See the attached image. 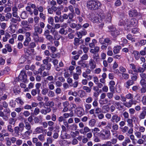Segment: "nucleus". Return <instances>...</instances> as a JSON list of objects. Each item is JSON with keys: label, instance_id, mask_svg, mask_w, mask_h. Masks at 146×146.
I'll return each mask as SVG.
<instances>
[{"label": "nucleus", "instance_id": "obj_1", "mask_svg": "<svg viewBox=\"0 0 146 146\" xmlns=\"http://www.w3.org/2000/svg\"><path fill=\"white\" fill-rule=\"evenodd\" d=\"M100 5V3L98 1L90 0L87 1V6L90 10H96L98 8Z\"/></svg>", "mask_w": 146, "mask_h": 146}, {"label": "nucleus", "instance_id": "obj_2", "mask_svg": "<svg viewBox=\"0 0 146 146\" xmlns=\"http://www.w3.org/2000/svg\"><path fill=\"white\" fill-rule=\"evenodd\" d=\"M15 18L12 17L10 19V25L9 26V28L11 29V31L12 33H14L15 30L14 29H13L12 28L13 26L16 27L17 26L16 25L13 24V23H16L17 22H19L21 21V19L20 17H15Z\"/></svg>", "mask_w": 146, "mask_h": 146}, {"label": "nucleus", "instance_id": "obj_3", "mask_svg": "<svg viewBox=\"0 0 146 146\" xmlns=\"http://www.w3.org/2000/svg\"><path fill=\"white\" fill-rule=\"evenodd\" d=\"M140 76L141 78L140 82V84L141 86L140 89V91L141 93H145L146 92V82L145 78H143L144 76L142 73L140 74Z\"/></svg>", "mask_w": 146, "mask_h": 146}, {"label": "nucleus", "instance_id": "obj_4", "mask_svg": "<svg viewBox=\"0 0 146 146\" xmlns=\"http://www.w3.org/2000/svg\"><path fill=\"white\" fill-rule=\"evenodd\" d=\"M50 33H51L53 36V38L55 40H59L62 37L60 35L58 32L56 30L54 27H52L50 29Z\"/></svg>", "mask_w": 146, "mask_h": 146}, {"label": "nucleus", "instance_id": "obj_5", "mask_svg": "<svg viewBox=\"0 0 146 146\" xmlns=\"http://www.w3.org/2000/svg\"><path fill=\"white\" fill-rule=\"evenodd\" d=\"M19 79L23 81H25L27 79V76L24 70L22 71L18 76Z\"/></svg>", "mask_w": 146, "mask_h": 146}, {"label": "nucleus", "instance_id": "obj_6", "mask_svg": "<svg viewBox=\"0 0 146 146\" xmlns=\"http://www.w3.org/2000/svg\"><path fill=\"white\" fill-rule=\"evenodd\" d=\"M130 99L128 102H123V105L126 107L129 108L132 106L133 104H136V101Z\"/></svg>", "mask_w": 146, "mask_h": 146}, {"label": "nucleus", "instance_id": "obj_7", "mask_svg": "<svg viewBox=\"0 0 146 146\" xmlns=\"http://www.w3.org/2000/svg\"><path fill=\"white\" fill-rule=\"evenodd\" d=\"M111 12H112V11H110L108 12L107 13V16L106 17L104 16V14L103 13L101 14V17L102 16V19H104L105 18L107 21L108 22H110L111 21L112 18L111 16Z\"/></svg>", "mask_w": 146, "mask_h": 146}, {"label": "nucleus", "instance_id": "obj_8", "mask_svg": "<svg viewBox=\"0 0 146 146\" xmlns=\"http://www.w3.org/2000/svg\"><path fill=\"white\" fill-rule=\"evenodd\" d=\"M110 134L108 131L104 130L101 133V137L104 139H108Z\"/></svg>", "mask_w": 146, "mask_h": 146}, {"label": "nucleus", "instance_id": "obj_9", "mask_svg": "<svg viewBox=\"0 0 146 146\" xmlns=\"http://www.w3.org/2000/svg\"><path fill=\"white\" fill-rule=\"evenodd\" d=\"M33 38L34 41L36 42H42L43 39L41 37H39L38 34L33 33Z\"/></svg>", "mask_w": 146, "mask_h": 146}, {"label": "nucleus", "instance_id": "obj_10", "mask_svg": "<svg viewBox=\"0 0 146 146\" xmlns=\"http://www.w3.org/2000/svg\"><path fill=\"white\" fill-rule=\"evenodd\" d=\"M120 117L117 114H115L113 115L111 119V121L113 122L117 123L121 120Z\"/></svg>", "mask_w": 146, "mask_h": 146}, {"label": "nucleus", "instance_id": "obj_11", "mask_svg": "<svg viewBox=\"0 0 146 146\" xmlns=\"http://www.w3.org/2000/svg\"><path fill=\"white\" fill-rule=\"evenodd\" d=\"M137 10L135 9H132L129 11V16L131 17H135L139 15Z\"/></svg>", "mask_w": 146, "mask_h": 146}, {"label": "nucleus", "instance_id": "obj_12", "mask_svg": "<svg viewBox=\"0 0 146 146\" xmlns=\"http://www.w3.org/2000/svg\"><path fill=\"white\" fill-rule=\"evenodd\" d=\"M70 26L72 29L76 28V30L80 29L82 27L80 23L76 24L75 23H72L70 25Z\"/></svg>", "mask_w": 146, "mask_h": 146}, {"label": "nucleus", "instance_id": "obj_13", "mask_svg": "<svg viewBox=\"0 0 146 146\" xmlns=\"http://www.w3.org/2000/svg\"><path fill=\"white\" fill-rule=\"evenodd\" d=\"M134 84V82H133L131 79L128 80L124 84V86L127 88L129 89L130 88V86Z\"/></svg>", "mask_w": 146, "mask_h": 146}, {"label": "nucleus", "instance_id": "obj_14", "mask_svg": "<svg viewBox=\"0 0 146 146\" xmlns=\"http://www.w3.org/2000/svg\"><path fill=\"white\" fill-rule=\"evenodd\" d=\"M34 32L33 33L40 34L42 32V29L38 26H34Z\"/></svg>", "mask_w": 146, "mask_h": 146}, {"label": "nucleus", "instance_id": "obj_15", "mask_svg": "<svg viewBox=\"0 0 146 146\" xmlns=\"http://www.w3.org/2000/svg\"><path fill=\"white\" fill-rule=\"evenodd\" d=\"M80 38H75L74 40V44L75 45L78 46L83 43L84 42L83 40Z\"/></svg>", "mask_w": 146, "mask_h": 146}, {"label": "nucleus", "instance_id": "obj_16", "mask_svg": "<svg viewBox=\"0 0 146 146\" xmlns=\"http://www.w3.org/2000/svg\"><path fill=\"white\" fill-rule=\"evenodd\" d=\"M88 65L90 66V68L92 70L94 69L96 67L94 61L92 59L89 60Z\"/></svg>", "mask_w": 146, "mask_h": 146}, {"label": "nucleus", "instance_id": "obj_17", "mask_svg": "<svg viewBox=\"0 0 146 146\" xmlns=\"http://www.w3.org/2000/svg\"><path fill=\"white\" fill-rule=\"evenodd\" d=\"M33 132L32 130H26L23 133V137L25 138H27L29 137Z\"/></svg>", "mask_w": 146, "mask_h": 146}, {"label": "nucleus", "instance_id": "obj_18", "mask_svg": "<svg viewBox=\"0 0 146 146\" xmlns=\"http://www.w3.org/2000/svg\"><path fill=\"white\" fill-rule=\"evenodd\" d=\"M77 113L78 116L80 117L84 114V110L81 108H77Z\"/></svg>", "mask_w": 146, "mask_h": 146}, {"label": "nucleus", "instance_id": "obj_19", "mask_svg": "<svg viewBox=\"0 0 146 146\" xmlns=\"http://www.w3.org/2000/svg\"><path fill=\"white\" fill-rule=\"evenodd\" d=\"M132 54L134 56V57L136 60H139L140 57V55L138 51L134 50L133 51Z\"/></svg>", "mask_w": 146, "mask_h": 146}, {"label": "nucleus", "instance_id": "obj_20", "mask_svg": "<svg viewBox=\"0 0 146 146\" xmlns=\"http://www.w3.org/2000/svg\"><path fill=\"white\" fill-rule=\"evenodd\" d=\"M121 47L120 46L117 45L115 46L113 48V51L115 54H118L119 53Z\"/></svg>", "mask_w": 146, "mask_h": 146}, {"label": "nucleus", "instance_id": "obj_21", "mask_svg": "<svg viewBox=\"0 0 146 146\" xmlns=\"http://www.w3.org/2000/svg\"><path fill=\"white\" fill-rule=\"evenodd\" d=\"M121 75L119 76L121 79L127 80L129 78V74H127L124 73H121Z\"/></svg>", "mask_w": 146, "mask_h": 146}, {"label": "nucleus", "instance_id": "obj_22", "mask_svg": "<svg viewBox=\"0 0 146 146\" xmlns=\"http://www.w3.org/2000/svg\"><path fill=\"white\" fill-rule=\"evenodd\" d=\"M46 109H42L41 110L40 112L42 114L46 115L47 113L50 112L51 111V109L48 108H46Z\"/></svg>", "mask_w": 146, "mask_h": 146}, {"label": "nucleus", "instance_id": "obj_23", "mask_svg": "<svg viewBox=\"0 0 146 146\" xmlns=\"http://www.w3.org/2000/svg\"><path fill=\"white\" fill-rule=\"evenodd\" d=\"M53 12H56V15H59L61 14V12L60 10L57 11L58 7L55 6H52L51 7Z\"/></svg>", "mask_w": 146, "mask_h": 146}, {"label": "nucleus", "instance_id": "obj_24", "mask_svg": "<svg viewBox=\"0 0 146 146\" xmlns=\"http://www.w3.org/2000/svg\"><path fill=\"white\" fill-rule=\"evenodd\" d=\"M21 129H20L18 126H16L14 128V134L15 136H18L19 135V132H21Z\"/></svg>", "mask_w": 146, "mask_h": 146}, {"label": "nucleus", "instance_id": "obj_25", "mask_svg": "<svg viewBox=\"0 0 146 146\" xmlns=\"http://www.w3.org/2000/svg\"><path fill=\"white\" fill-rule=\"evenodd\" d=\"M110 108L108 106L106 105L102 106L101 112L103 113H106L108 112Z\"/></svg>", "mask_w": 146, "mask_h": 146}, {"label": "nucleus", "instance_id": "obj_26", "mask_svg": "<svg viewBox=\"0 0 146 146\" xmlns=\"http://www.w3.org/2000/svg\"><path fill=\"white\" fill-rule=\"evenodd\" d=\"M90 129L87 127H85L84 129H81L80 130V132L81 133L85 134L86 133L89 131Z\"/></svg>", "mask_w": 146, "mask_h": 146}, {"label": "nucleus", "instance_id": "obj_27", "mask_svg": "<svg viewBox=\"0 0 146 146\" xmlns=\"http://www.w3.org/2000/svg\"><path fill=\"white\" fill-rule=\"evenodd\" d=\"M131 142V141L128 137L126 138L124 141L121 143L122 146H127V144Z\"/></svg>", "mask_w": 146, "mask_h": 146}, {"label": "nucleus", "instance_id": "obj_28", "mask_svg": "<svg viewBox=\"0 0 146 146\" xmlns=\"http://www.w3.org/2000/svg\"><path fill=\"white\" fill-rule=\"evenodd\" d=\"M43 130V128L41 127H36L35 131L36 134H39L41 133Z\"/></svg>", "mask_w": 146, "mask_h": 146}, {"label": "nucleus", "instance_id": "obj_29", "mask_svg": "<svg viewBox=\"0 0 146 146\" xmlns=\"http://www.w3.org/2000/svg\"><path fill=\"white\" fill-rule=\"evenodd\" d=\"M130 23L132 26H135L137 24L138 21L135 18L132 19L130 20Z\"/></svg>", "mask_w": 146, "mask_h": 146}, {"label": "nucleus", "instance_id": "obj_30", "mask_svg": "<svg viewBox=\"0 0 146 146\" xmlns=\"http://www.w3.org/2000/svg\"><path fill=\"white\" fill-rule=\"evenodd\" d=\"M111 34L113 36H116L119 34V32L117 30L113 28L111 31Z\"/></svg>", "mask_w": 146, "mask_h": 146}, {"label": "nucleus", "instance_id": "obj_31", "mask_svg": "<svg viewBox=\"0 0 146 146\" xmlns=\"http://www.w3.org/2000/svg\"><path fill=\"white\" fill-rule=\"evenodd\" d=\"M95 116L98 117L99 119H100V109L99 108L96 109L95 110Z\"/></svg>", "mask_w": 146, "mask_h": 146}, {"label": "nucleus", "instance_id": "obj_32", "mask_svg": "<svg viewBox=\"0 0 146 146\" xmlns=\"http://www.w3.org/2000/svg\"><path fill=\"white\" fill-rule=\"evenodd\" d=\"M17 119L13 118H9V125H14L16 122Z\"/></svg>", "mask_w": 146, "mask_h": 146}, {"label": "nucleus", "instance_id": "obj_33", "mask_svg": "<svg viewBox=\"0 0 146 146\" xmlns=\"http://www.w3.org/2000/svg\"><path fill=\"white\" fill-rule=\"evenodd\" d=\"M31 38H26L24 41L23 44L24 46H28L29 43L31 41Z\"/></svg>", "mask_w": 146, "mask_h": 146}, {"label": "nucleus", "instance_id": "obj_34", "mask_svg": "<svg viewBox=\"0 0 146 146\" xmlns=\"http://www.w3.org/2000/svg\"><path fill=\"white\" fill-rule=\"evenodd\" d=\"M146 115V112L145 111H142L139 115V118L140 119H144Z\"/></svg>", "mask_w": 146, "mask_h": 146}, {"label": "nucleus", "instance_id": "obj_35", "mask_svg": "<svg viewBox=\"0 0 146 146\" xmlns=\"http://www.w3.org/2000/svg\"><path fill=\"white\" fill-rule=\"evenodd\" d=\"M74 116V114L72 112H71L70 113H65L63 114V117L64 118H68L69 116L72 117Z\"/></svg>", "mask_w": 146, "mask_h": 146}, {"label": "nucleus", "instance_id": "obj_36", "mask_svg": "<svg viewBox=\"0 0 146 146\" xmlns=\"http://www.w3.org/2000/svg\"><path fill=\"white\" fill-rule=\"evenodd\" d=\"M57 3L59 5H60L64 2V4L67 5L68 2L67 0H56Z\"/></svg>", "mask_w": 146, "mask_h": 146}, {"label": "nucleus", "instance_id": "obj_37", "mask_svg": "<svg viewBox=\"0 0 146 146\" xmlns=\"http://www.w3.org/2000/svg\"><path fill=\"white\" fill-rule=\"evenodd\" d=\"M45 36L46 39L50 42L54 40L53 36L50 34L46 35Z\"/></svg>", "mask_w": 146, "mask_h": 146}, {"label": "nucleus", "instance_id": "obj_38", "mask_svg": "<svg viewBox=\"0 0 146 146\" xmlns=\"http://www.w3.org/2000/svg\"><path fill=\"white\" fill-rule=\"evenodd\" d=\"M133 119H128L127 121L128 124L130 127L132 128L133 126Z\"/></svg>", "mask_w": 146, "mask_h": 146}, {"label": "nucleus", "instance_id": "obj_39", "mask_svg": "<svg viewBox=\"0 0 146 146\" xmlns=\"http://www.w3.org/2000/svg\"><path fill=\"white\" fill-rule=\"evenodd\" d=\"M25 128L26 130H32L31 129V126L30 123L28 122L25 123Z\"/></svg>", "mask_w": 146, "mask_h": 146}, {"label": "nucleus", "instance_id": "obj_40", "mask_svg": "<svg viewBox=\"0 0 146 146\" xmlns=\"http://www.w3.org/2000/svg\"><path fill=\"white\" fill-rule=\"evenodd\" d=\"M40 93V91L38 92V90L35 89L32 90L31 92V94L33 96H35L37 94H39Z\"/></svg>", "mask_w": 146, "mask_h": 146}, {"label": "nucleus", "instance_id": "obj_41", "mask_svg": "<svg viewBox=\"0 0 146 146\" xmlns=\"http://www.w3.org/2000/svg\"><path fill=\"white\" fill-rule=\"evenodd\" d=\"M38 138L41 141H43L45 140V135L43 134H41L38 135Z\"/></svg>", "mask_w": 146, "mask_h": 146}, {"label": "nucleus", "instance_id": "obj_42", "mask_svg": "<svg viewBox=\"0 0 146 146\" xmlns=\"http://www.w3.org/2000/svg\"><path fill=\"white\" fill-rule=\"evenodd\" d=\"M5 85L4 83H0V96H1L3 94L1 91H2L5 89Z\"/></svg>", "mask_w": 146, "mask_h": 146}, {"label": "nucleus", "instance_id": "obj_43", "mask_svg": "<svg viewBox=\"0 0 146 146\" xmlns=\"http://www.w3.org/2000/svg\"><path fill=\"white\" fill-rule=\"evenodd\" d=\"M28 17L27 13L25 11L22 12L21 15V17L23 19L26 18Z\"/></svg>", "mask_w": 146, "mask_h": 146}, {"label": "nucleus", "instance_id": "obj_44", "mask_svg": "<svg viewBox=\"0 0 146 146\" xmlns=\"http://www.w3.org/2000/svg\"><path fill=\"white\" fill-rule=\"evenodd\" d=\"M6 144L7 146H10L12 144V142L9 137H7L5 139Z\"/></svg>", "mask_w": 146, "mask_h": 146}, {"label": "nucleus", "instance_id": "obj_45", "mask_svg": "<svg viewBox=\"0 0 146 146\" xmlns=\"http://www.w3.org/2000/svg\"><path fill=\"white\" fill-rule=\"evenodd\" d=\"M126 38L129 40H131L132 42H134L135 41V39L133 38V37L131 34H129L127 36Z\"/></svg>", "mask_w": 146, "mask_h": 146}, {"label": "nucleus", "instance_id": "obj_46", "mask_svg": "<svg viewBox=\"0 0 146 146\" xmlns=\"http://www.w3.org/2000/svg\"><path fill=\"white\" fill-rule=\"evenodd\" d=\"M100 17V16L98 15L97 16L95 17L93 21V22L94 23H96L97 24L99 23V17Z\"/></svg>", "mask_w": 146, "mask_h": 146}, {"label": "nucleus", "instance_id": "obj_47", "mask_svg": "<svg viewBox=\"0 0 146 146\" xmlns=\"http://www.w3.org/2000/svg\"><path fill=\"white\" fill-rule=\"evenodd\" d=\"M44 66H43L42 64H41V65L40 68L38 69L37 72H36V74H41L42 73V71H44Z\"/></svg>", "mask_w": 146, "mask_h": 146}, {"label": "nucleus", "instance_id": "obj_48", "mask_svg": "<svg viewBox=\"0 0 146 146\" xmlns=\"http://www.w3.org/2000/svg\"><path fill=\"white\" fill-rule=\"evenodd\" d=\"M119 128L121 130V131L123 133H125L129 129V127L127 126H125L123 127H119Z\"/></svg>", "mask_w": 146, "mask_h": 146}, {"label": "nucleus", "instance_id": "obj_49", "mask_svg": "<svg viewBox=\"0 0 146 146\" xmlns=\"http://www.w3.org/2000/svg\"><path fill=\"white\" fill-rule=\"evenodd\" d=\"M5 46L7 48V50L8 52H12V50L11 48V46L10 44H6L5 45Z\"/></svg>", "mask_w": 146, "mask_h": 146}, {"label": "nucleus", "instance_id": "obj_50", "mask_svg": "<svg viewBox=\"0 0 146 146\" xmlns=\"http://www.w3.org/2000/svg\"><path fill=\"white\" fill-rule=\"evenodd\" d=\"M96 123V121L94 119H91L89 122V124L91 127L94 126Z\"/></svg>", "mask_w": 146, "mask_h": 146}, {"label": "nucleus", "instance_id": "obj_51", "mask_svg": "<svg viewBox=\"0 0 146 146\" xmlns=\"http://www.w3.org/2000/svg\"><path fill=\"white\" fill-rule=\"evenodd\" d=\"M53 82H51L48 84V88L50 90H53L54 88V86L53 84Z\"/></svg>", "mask_w": 146, "mask_h": 146}, {"label": "nucleus", "instance_id": "obj_52", "mask_svg": "<svg viewBox=\"0 0 146 146\" xmlns=\"http://www.w3.org/2000/svg\"><path fill=\"white\" fill-rule=\"evenodd\" d=\"M94 81L95 84H98V86L99 87H100V83L99 82V80L97 77L95 76L94 77Z\"/></svg>", "mask_w": 146, "mask_h": 146}, {"label": "nucleus", "instance_id": "obj_53", "mask_svg": "<svg viewBox=\"0 0 146 146\" xmlns=\"http://www.w3.org/2000/svg\"><path fill=\"white\" fill-rule=\"evenodd\" d=\"M44 66V69L49 71L51 69V65L50 63H49Z\"/></svg>", "mask_w": 146, "mask_h": 146}, {"label": "nucleus", "instance_id": "obj_54", "mask_svg": "<svg viewBox=\"0 0 146 146\" xmlns=\"http://www.w3.org/2000/svg\"><path fill=\"white\" fill-rule=\"evenodd\" d=\"M145 71V69H143V68L139 67L138 68L137 70H134V72H143Z\"/></svg>", "mask_w": 146, "mask_h": 146}, {"label": "nucleus", "instance_id": "obj_55", "mask_svg": "<svg viewBox=\"0 0 146 146\" xmlns=\"http://www.w3.org/2000/svg\"><path fill=\"white\" fill-rule=\"evenodd\" d=\"M5 17L7 19L6 21L8 20L9 19H11L12 18V14L10 13H7L5 15Z\"/></svg>", "mask_w": 146, "mask_h": 146}, {"label": "nucleus", "instance_id": "obj_56", "mask_svg": "<svg viewBox=\"0 0 146 146\" xmlns=\"http://www.w3.org/2000/svg\"><path fill=\"white\" fill-rule=\"evenodd\" d=\"M76 73L80 75L82 73L81 67L79 66H78L76 68Z\"/></svg>", "mask_w": 146, "mask_h": 146}, {"label": "nucleus", "instance_id": "obj_57", "mask_svg": "<svg viewBox=\"0 0 146 146\" xmlns=\"http://www.w3.org/2000/svg\"><path fill=\"white\" fill-rule=\"evenodd\" d=\"M83 89L86 91L88 93H90L91 92V88L86 86H84L82 88Z\"/></svg>", "mask_w": 146, "mask_h": 146}, {"label": "nucleus", "instance_id": "obj_58", "mask_svg": "<svg viewBox=\"0 0 146 146\" xmlns=\"http://www.w3.org/2000/svg\"><path fill=\"white\" fill-rule=\"evenodd\" d=\"M126 96L127 99H128L132 100L133 99V95L130 93H128Z\"/></svg>", "mask_w": 146, "mask_h": 146}, {"label": "nucleus", "instance_id": "obj_59", "mask_svg": "<svg viewBox=\"0 0 146 146\" xmlns=\"http://www.w3.org/2000/svg\"><path fill=\"white\" fill-rule=\"evenodd\" d=\"M7 130L9 132L12 133L13 132V129L12 126L10 125H8L7 126Z\"/></svg>", "mask_w": 146, "mask_h": 146}, {"label": "nucleus", "instance_id": "obj_60", "mask_svg": "<svg viewBox=\"0 0 146 146\" xmlns=\"http://www.w3.org/2000/svg\"><path fill=\"white\" fill-rule=\"evenodd\" d=\"M100 48L98 47H95L94 49H92L91 50L90 52L92 53L98 52Z\"/></svg>", "mask_w": 146, "mask_h": 146}, {"label": "nucleus", "instance_id": "obj_61", "mask_svg": "<svg viewBox=\"0 0 146 146\" xmlns=\"http://www.w3.org/2000/svg\"><path fill=\"white\" fill-rule=\"evenodd\" d=\"M54 19L52 17H49L48 19V22L51 25H53L54 24Z\"/></svg>", "mask_w": 146, "mask_h": 146}, {"label": "nucleus", "instance_id": "obj_62", "mask_svg": "<svg viewBox=\"0 0 146 146\" xmlns=\"http://www.w3.org/2000/svg\"><path fill=\"white\" fill-rule=\"evenodd\" d=\"M41 86V84L40 83H36L35 85V89L38 90V92L39 91L40 92V87Z\"/></svg>", "mask_w": 146, "mask_h": 146}, {"label": "nucleus", "instance_id": "obj_63", "mask_svg": "<svg viewBox=\"0 0 146 146\" xmlns=\"http://www.w3.org/2000/svg\"><path fill=\"white\" fill-rule=\"evenodd\" d=\"M48 89L46 88H44L42 90V94L43 95H46L48 93Z\"/></svg>", "mask_w": 146, "mask_h": 146}, {"label": "nucleus", "instance_id": "obj_64", "mask_svg": "<svg viewBox=\"0 0 146 146\" xmlns=\"http://www.w3.org/2000/svg\"><path fill=\"white\" fill-rule=\"evenodd\" d=\"M59 32V33L61 35H65L67 33V32L66 33L64 29L63 28L60 29Z\"/></svg>", "mask_w": 146, "mask_h": 146}]
</instances>
